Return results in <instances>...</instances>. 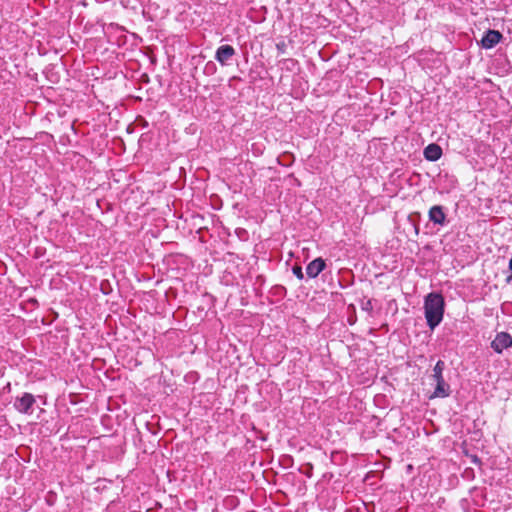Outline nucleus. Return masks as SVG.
<instances>
[{
	"mask_svg": "<svg viewBox=\"0 0 512 512\" xmlns=\"http://www.w3.org/2000/svg\"><path fill=\"white\" fill-rule=\"evenodd\" d=\"M512 346V336L507 332L497 333L494 340L491 342V348L498 354H501L504 349Z\"/></svg>",
	"mask_w": 512,
	"mask_h": 512,
	"instance_id": "4",
	"label": "nucleus"
},
{
	"mask_svg": "<svg viewBox=\"0 0 512 512\" xmlns=\"http://www.w3.org/2000/svg\"><path fill=\"white\" fill-rule=\"evenodd\" d=\"M277 48L278 49H283V46H280L279 44L277 45Z\"/></svg>",
	"mask_w": 512,
	"mask_h": 512,
	"instance_id": "14",
	"label": "nucleus"
},
{
	"mask_svg": "<svg viewBox=\"0 0 512 512\" xmlns=\"http://www.w3.org/2000/svg\"><path fill=\"white\" fill-rule=\"evenodd\" d=\"M429 220L435 224L444 226L446 224V213L441 205H434L429 209L428 212Z\"/></svg>",
	"mask_w": 512,
	"mask_h": 512,
	"instance_id": "7",
	"label": "nucleus"
},
{
	"mask_svg": "<svg viewBox=\"0 0 512 512\" xmlns=\"http://www.w3.org/2000/svg\"><path fill=\"white\" fill-rule=\"evenodd\" d=\"M362 309L367 311V312L372 311L373 307H372L371 300H367L365 303H363L362 304Z\"/></svg>",
	"mask_w": 512,
	"mask_h": 512,
	"instance_id": "12",
	"label": "nucleus"
},
{
	"mask_svg": "<svg viewBox=\"0 0 512 512\" xmlns=\"http://www.w3.org/2000/svg\"><path fill=\"white\" fill-rule=\"evenodd\" d=\"M277 48L278 49H283V46H280L279 44L277 45Z\"/></svg>",
	"mask_w": 512,
	"mask_h": 512,
	"instance_id": "13",
	"label": "nucleus"
},
{
	"mask_svg": "<svg viewBox=\"0 0 512 512\" xmlns=\"http://www.w3.org/2000/svg\"><path fill=\"white\" fill-rule=\"evenodd\" d=\"M415 232H416V234H418V232H419L418 227H415Z\"/></svg>",
	"mask_w": 512,
	"mask_h": 512,
	"instance_id": "15",
	"label": "nucleus"
},
{
	"mask_svg": "<svg viewBox=\"0 0 512 512\" xmlns=\"http://www.w3.org/2000/svg\"><path fill=\"white\" fill-rule=\"evenodd\" d=\"M442 156V149L438 144L431 143L424 149V157L429 161H437Z\"/></svg>",
	"mask_w": 512,
	"mask_h": 512,
	"instance_id": "9",
	"label": "nucleus"
},
{
	"mask_svg": "<svg viewBox=\"0 0 512 512\" xmlns=\"http://www.w3.org/2000/svg\"><path fill=\"white\" fill-rule=\"evenodd\" d=\"M35 404V398L31 393H24L21 397H17L14 402L15 409L23 414H31L32 407Z\"/></svg>",
	"mask_w": 512,
	"mask_h": 512,
	"instance_id": "3",
	"label": "nucleus"
},
{
	"mask_svg": "<svg viewBox=\"0 0 512 512\" xmlns=\"http://www.w3.org/2000/svg\"><path fill=\"white\" fill-rule=\"evenodd\" d=\"M325 268V260L318 257L307 265L306 274L309 278H316Z\"/></svg>",
	"mask_w": 512,
	"mask_h": 512,
	"instance_id": "8",
	"label": "nucleus"
},
{
	"mask_svg": "<svg viewBox=\"0 0 512 512\" xmlns=\"http://www.w3.org/2000/svg\"><path fill=\"white\" fill-rule=\"evenodd\" d=\"M502 37L503 36L499 31L489 29L484 34L481 40V45L485 49H491L501 41Z\"/></svg>",
	"mask_w": 512,
	"mask_h": 512,
	"instance_id": "6",
	"label": "nucleus"
},
{
	"mask_svg": "<svg viewBox=\"0 0 512 512\" xmlns=\"http://www.w3.org/2000/svg\"><path fill=\"white\" fill-rule=\"evenodd\" d=\"M445 362L438 360L433 368L432 378L436 382V387L433 393L434 397L445 398L451 393L450 385L446 383L443 377V371L445 370Z\"/></svg>",
	"mask_w": 512,
	"mask_h": 512,
	"instance_id": "2",
	"label": "nucleus"
},
{
	"mask_svg": "<svg viewBox=\"0 0 512 512\" xmlns=\"http://www.w3.org/2000/svg\"><path fill=\"white\" fill-rule=\"evenodd\" d=\"M236 51L231 45H221L215 52V60L218 61L222 66L229 64V61L235 55Z\"/></svg>",
	"mask_w": 512,
	"mask_h": 512,
	"instance_id": "5",
	"label": "nucleus"
},
{
	"mask_svg": "<svg viewBox=\"0 0 512 512\" xmlns=\"http://www.w3.org/2000/svg\"><path fill=\"white\" fill-rule=\"evenodd\" d=\"M445 311L444 297L437 292H431L424 299V314L427 325L434 330L443 320Z\"/></svg>",
	"mask_w": 512,
	"mask_h": 512,
	"instance_id": "1",
	"label": "nucleus"
},
{
	"mask_svg": "<svg viewBox=\"0 0 512 512\" xmlns=\"http://www.w3.org/2000/svg\"><path fill=\"white\" fill-rule=\"evenodd\" d=\"M293 274L299 279L302 280L304 278V274L302 268L300 266H294L292 268Z\"/></svg>",
	"mask_w": 512,
	"mask_h": 512,
	"instance_id": "11",
	"label": "nucleus"
},
{
	"mask_svg": "<svg viewBox=\"0 0 512 512\" xmlns=\"http://www.w3.org/2000/svg\"><path fill=\"white\" fill-rule=\"evenodd\" d=\"M215 71H216V65L214 64V62H212V61L207 62V64L205 65V68H204V72L206 74H213Z\"/></svg>",
	"mask_w": 512,
	"mask_h": 512,
	"instance_id": "10",
	"label": "nucleus"
}]
</instances>
